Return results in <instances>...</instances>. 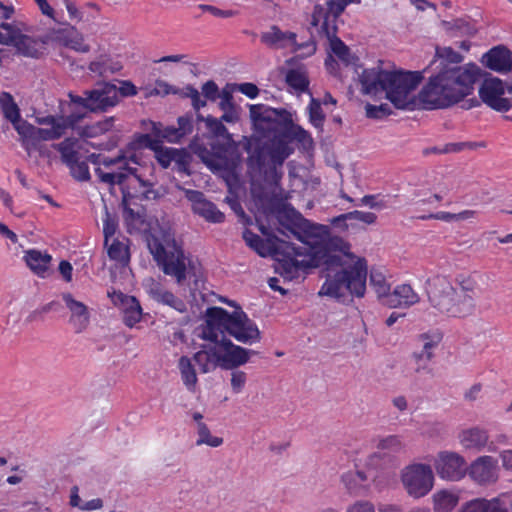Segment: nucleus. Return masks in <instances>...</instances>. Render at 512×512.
<instances>
[{
	"mask_svg": "<svg viewBox=\"0 0 512 512\" xmlns=\"http://www.w3.org/2000/svg\"><path fill=\"white\" fill-rule=\"evenodd\" d=\"M463 60L453 48L436 46L433 60L422 71L431 75L417 95L420 109H447L473 93L481 68L474 62L461 65Z\"/></svg>",
	"mask_w": 512,
	"mask_h": 512,
	"instance_id": "1",
	"label": "nucleus"
},
{
	"mask_svg": "<svg viewBox=\"0 0 512 512\" xmlns=\"http://www.w3.org/2000/svg\"><path fill=\"white\" fill-rule=\"evenodd\" d=\"M308 260H297L292 256L296 277L299 272L320 268V276L325 277L319 296H327L336 302L349 305L353 298H362L366 292L368 274L367 260L357 258L353 264L347 263L341 255H327V248L314 246L308 249Z\"/></svg>",
	"mask_w": 512,
	"mask_h": 512,
	"instance_id": "2",
	"label": "nucleus"
},
{
	"mask_svg": "<svg viewBox=\"0 0 512 512\" xmlns=\"http://www.w3.org/2000/svg\"><path fill=\"white\" fill-rule=\"evenodd\" d=\"M205 323L198 329L199 338L219 345L225 352L224 370H234L246 364L257 351L234 344L224 334L228 333L242 343L258 342L261 333L256 323L245 312H229L218 306L208 307L205 311Z\"/></svg>",
	"mask_w": 512,
	"mask_h": 512,
	"instance_id": "3",
	"label": "nucleus"
},
{
	"mask_svg": "<svg viewBox=\"0 0 512 512\" xmlns=\"http://www.w3.org/2000/svg\"><path fill=\"white\" fill-rule=\"evenodd\" d=\"M421 71H388L380 66L363 69L359 74V82L362 86L361 92L370 95L378 91L386 92V99L396 109L413 111L420 109V102L417 96L408 97L410 92L415 90L422 82Z\"/></svg>",
	"mask_w": 512,
	"mask_h": 512,
	"instance_id": "4",
	"label": "nucleus"
},
{
	"mask_svg": "<svg viewBox=\"0 0 512 512\" xmlns=\"http://www.w3.org/2000/svg\"><path fill=\"white\" fill-rule=\"evenodd\" d=\"M425 289L430 305L441 314L466 318L475 312L476 300L463 290H456L444 276L428 278Z\"/></svg>",
	"mask_w": 512,
	"mask_h": 512,
	"instance_id": "5",
	"label": "nucleus"
},
{
	"mask_svg": "<svg viewBox=\"0 0 512 512\" xmlns=\"http://www.w3.org/2000/svg\"><path fill=\"white\" fill-rule=\"evenodd\" d=\"M154 244L155 250L151 249V254L163 273L175 277L178 285H182L189 276L193 278L194 289L197 290L202 274L201 263L198 260L194 261L187 258L184 251H179L178 256L174 258V253H167V250L157 238L154 239Z\"/></svg>",
	"mask_w": 512,
	"mask_h": 512,
	"instance_id": "6",
	"label": "nucleus"
},
{
	"mask_svg": "<svg viewBox=\"0 0 512 512\" xmlns=\"http://www.w3.org/2000/svg\"><path fill=\"white\" fill-rule=\"evenodd\" d=\"M188 148L211 172H225L228 176L238 178L236 170L239 166V157L229 155L224 141H213L210 143V149H207L199 134H196L190 140Z\"/></svg>",
	"mask_w": 512,
	"mask_h": 512,
	"instance_id": "7",
	"label": "nucleus"
},
{
	"mask_svg": "<svg viewBox=\"0 0 512 512\" xmlns=\"http://www.w3.org/2000/svg\"><path fill=\"white\" fill-rule=\"evenodd\" d=\"M296 125L291 115L289 118L284 119L282 127L267 141H262V137L258 136H243V150L263 146L264 151L273 153L274 161L285 162L295 151L292 144L295 138L296 129L294 127Z\"/></svg>",
	"mask_w": 512,
	"mask_h": 512,
	"instance_id": "8",
	"label": "nucleus"
},
{
	"mask_svg": "<svg viewBox=\"0 0 512 512\" xmlns=\"http://www.w3.org/2000/svg\"><path fill=\"white\" fill-rule=\"evenodd\" d=\"M302 239L301 243L307 245L310 250L314 246H324L327 248V255H341L343 259L346 257L351 261L358 258L351 252V244L341 236L331 235L327 225L308 220Z\"/></svg>",
	"mask_w": 512,
	"mask_h": 512,
	"instance_id": "9",
	"label": "nucleus"
},
{
	"mask_svg": "<svg viewBox=\"0 0 512 512\" xmlns=\"http://www.w3.org/2000/svg\"><path fill=\"white\" fill-rule=\"evenodd\" d=\"M253 133L250 136L262 137L267 141L282 127L284 119L292 113L285 108H273L266 104H248Z\"/></svg>",
	"mask_w": 512,
	"mask_h": 512,
	"instance_id": "10",
	"label": "nucleus"
},
{
	"mask_svg": "<svg viewBox=\"0 0 512 512\" xmlns=\"http://www.w3.org/2000/svg\"><path fill=\"white\" fill-rule=\"evenodd\" d=\"M479 78H483L478 91L480 100L476 97L464 99L461 101V108L469 110L480 106L481 102H483L497 112H507L508 101L503 97L505 94V81L482 69Z\"/></svg>",
	"mask_w": 512,
	"mask_h": 512,
	"instance_id": "11",
	"label": "nucleus"
},
{
	"mask_svg": "<svg viewBox=\"0 0 512 512\" xmlns=\"http://www.w3.org/2000/svg\"><path fill=\"white\" fill-rule=\"evenodd\" d=\"M264 147L250 148L244 150L247 153V173L253 184L254 178H260L268 183L277 184L282 178V172L278 171L284 162H277L273 159V153L264 151Z\"/></svg>",
	"mask_w": 512,
	"mask_h": 512,
	"instance_id": "12",
	"label": "nucleus"
},
{
	"mask_svg": "<svg viewBox=\"0 0 512 512\" xmlns=\"http://www.w3.org/2000/svg\"><path fill=\"white\" fill-rule=\"evenodd\" d=\"M401 482L410 497L419 499L433 489L434 473L429 464L413 463L402 470Z\"/></svg>",
	"mask_w": 512,
	"mask_h": 512,
	"instance_id": "13",
	"label": "nucleus"
},
{
	"mask_svg": "<svg viewBox=\"0 0 512 512\" xmlns=\"http://www.w3.org/2000/svg\"><path fill=\"white\" fill-rule=\"evenodd\" d=\"M252 195L255 200L260 204L262 213L266 216L274 215L277 219L278 227L276 230L278 233L284 236H288L285 230H289L296 221L295 216H299L301 213L297 211L290 204H283L279 199L268 196L262 186H259V191L252 190Z\"/></svg>",
	"mask_w": 512,
	"mask_h": 512,
	"instance_id": "14",
	"label": "nucleus"
},
{
	"mask_svg": "<svg viewBox=\"0 0 512 512\" xmlns=\"http://www.w3.org/2000/svg\"><path fill=\"white\" fill-rule=\"evenodd\" d=\"M152 151L154 152V157L156 161L163 169L169 168L171 162L174 161L176 164V170L178 172L183 173L187 176L192 175L190 165L193 161V157L188 147H167L161 144V140H159Z\"/></svg>",
	"mask_w": 512,
	"mask_h": 512,
	"instance_id": "15",
	"label": "nucleus"
},
{
	"mask_svg": "<svg viewBox=\"0 0 512 512\" xmlns=\"http://www.w3.org/2000/svg\"><path fill=\"white\" fill-rule=\"evenodd\" d=\"M117 86L111 82L98 81L96 88L88 90L89 112L106 113L118 105Z\"/></svg>",
	"mask_w": 512,
	"mask_h": 512,
	"instance_id": "16",
	"label": "nucleus"
},
{
	"mask_svg": "<svg viewBox=\"0 0 512 512\" xmlns=\"http://www.w3.org/2000/svg\"><path fill=\"white\" fill-rule=\"evenodd\" d=\"M435 469L440 478L450 481L462 479L467 472L465 459L456 452L448 451L439 453Z\"/></svg>",
	"mask_w": 512,
	"mask_h": 512,
	"instance_id": "17",
	"label": "nucleus"
},
{
	"mask_svg": "<svg viewBox=\"0 0 512 512\" xmlns=\"http://www.w3.org/2000/svg\"><path fill=\"white\" fill-rule=\"evenodd\" d=\"M480 63L486 69L507 74L512 71V51L504 44L493 46L481 56Z\"/></svg>",
	"mask_w": 512,
	"mask_h": 512,
	"instance_id": "18",
	"label": "nucleus"
},
{
	"mask_svg": "<svg viewBox=\"0 0 512 512\" xmlns=\"http://www.w3.org/2000/svg\"><path fill=\"white\" fill-rule=\"evenodd\" d=\"M65 306L70 311L68 323L73 327L76 334L82 333L90 324V312L86 304L76 300L69 292L62 293Z\"/></svg>",
	"mask_w": 512,
	"mask_h": 512,
	"instance_id": "19",
	"label": "nucleus"
},
{
	"mask_svg": "<svg viewBox=\"0 0 512 512\" xmlns=\"http://www.w3.org/2000/svg\"><path fill=\"white\" fill-rule=\"evenodd\" d=\"M468 475L479 484L495 482L497 475V460L492 456H480L467 468Z\"/></svg>",
	"mask_w": 512,
	"mask_h": 512,
	"instance_id": "20",
	"label": "nucleus"
},
{
	"mask_svg": "<svg viewBox=\"0 0 512 512\" xmlns=\"http://www.w3.org/2000/svg\"><path fill=\"white\" fill-rule=\"evenodd\" d=\"M144 287L150 298L154 301L167 305L180 313L187 310L186 304L182 299L176 297L171 291L165 290L163 285L154 278L146 279Z\"/></svg>",
	"mask_w": 512,
	"mask_h": 512,
	"instance_id": "21",
	"label": "nucleus"
},
{
	"mask_svg": "<svg viewBox=\"0 0 512 512\" xmlns=\"http://www.w3.org/2000/svg\"><path fill=\"white\" fill-rule=\"evenodd\" d=\"M235 90V86H231L230 83H227L225 87L221 90V97L218 107L222 114V120H225L226 123H237L241 119L242 108L238 104L235 103L233 92Z\"/></svg>",
	"mask_w": 512,
	"mask_h": 512,
	"instance_id": "22",
	"label": "nucleus"
},
{
	"mask_svg": "<svg viewBox=\"0 0 512 512\" xmlns=\"http://www.w3.org/2000/svg\"><path fill=\"white\" fill-rule=\"evenodd\" d=\"M246 245L255 251L260 257H272L278 256L282 253V246L277 244H269L267 239L261 238L259 235L254 233L252 230L245 228L242 233Z\"/></svg>",
	"mask_w": 512,
	"mask_h": 512,
	"instance_id": "23",
	"label": "nucleus"
},
{
	"mask_svg": "<svg viewBox=\"0 0 512 512\" xmlns=\"http://www.w3.org/2000/svg\"><path fill=\"white\" fill-rule=\"evenodd\" d=\"M22 140L23 147L29 151L31 148H36L41 141L53 140L49 128H39L27 120L23 122L17 132Z\"/></svg>",
	"mask_w": 512,
	"mask_h": 512,
	"instance_id": "24",
	"label": "nucleus"
},
{
	"mask_svg": "<svg viewBox=\"0 0 512 512\" xmlns=\"http://www.w3.org/2000/svg\"><path fill=\"white\" fill-rule=\"evenodd\" d=\"M297 35L294 32H283L277 25H272L270 30L262 32L260 36L261 42L269 48L283 49L287 47V42L296 44Z\"/></svg>",
	"mask_w": 512,
	"mask_h": 512,
	"instance_id": "25",
	"label": "nucleus"
},
{
	"mask_svg": "<svg viewBox=\"0 0 512 512\" xmlns=\"http://www.w3.org/2000/svg\"><path fill=\"white\" fill-rule=\"evenodd\" d=\"M280 73L285 75L286 84L298 93L309 91V77L304 64H300L296 68L285 69L280 68Z\"/></svg>",
	"mask_w": 512,
	"mask_h": 512,
	"instance_id": "26",
	"label": "nucleus"
},
{
	"mask_svg": "<svg viewBox=\"0 0 512 512\" xmlns=\"http://www.w3.org/2000/svg\"><path fill=\"white\" fill-rule=\"evenodd\" d=\"M27 266L39 277L46 278L50 275V262L52 257L47 252L42 253L36 249L26 251L24 256Z\"/></svg>",
	"mask_w": 512,
	"mask_h": 512,
	"instance_id": "27",
	"label": "nucleus"
},
{
	"mask_svg": "<svg viewBox=\"0 0 512 512\" xmlns=\"http://www.w3.org/2000/svg\"><path fill=\"white\" fill-rule=\"evenodd\" d=\"M0 108L4 118L11 122L14 129L18 132V129H20L22 123L26 122V120L22 119L20 108L11 93L6 91L0 93Z\"/></svg>",
	"mask_w": 512,
	"mask_h": 512,
	"instance_id": "28",
	"label": "nucleus"
},
{
	"mask_svg": "<svg viewBox=\"0 0 512 512\" xmlns=\"http://www.w3.org/2000/svg\"><path fill=\"white\" fill-rule=\"evenodd\" d=\"M460 441L467 449L481 450L487 444L488 434L483 429L473 427L462 431L460 434Z\"/></svg>",
	"mask_w": 512,
	"mask_h": 512,
	"instance_id": "29",
	"label": "nucleus"
},
{
	"mask_svg": "<svg viewBox=\"0 0 512 512\" xmlns=\"http://www.w3.org/2000/svg\"><path fill=\"white\" fill-rule=\"evenodd\" d=\"M459 496L455 493L442 489L432 496L434 512H451L459 503Z\"/></svg>",
	"mask_w": 512,
	"mask_h": 512,
	"instance_id": "30",
	"label": "nucleus"
},
{
	"mask_svg": "<svg viewBox=\"0 0 512 512\" xmlns=\"http://www.w3.org/2000/svg\"><path fill=\"white\" fill-rule=\"evenodd\" d=\"M441 26L451 37L454 36H474L477 33L476 27L464 18H457L454 21H441Z\"/></svg>",
	"mask_w": 512,
	"mask_h": 512,
	"instance_id": "31",
	"label": "nucleus"
},
{
	"mask_svg": "<svg viewBox=\"0 0 512 512\" xmlns=\"http://www.w3.org/2000/svg\"><path fill=\"white\" fill-rule=\"evenodd\" d=\"M38 45V39L25 34L24 36H21V38L15 42L13 46L16 48V54L24 57L39 59L43 55V52L38 48Z\"/></svg>",
	"mask_w": 512,
	"mask_h": 512,
	"instance_id": "32",
	"label": "nucleus"
},
{
	"mask_svg": "<svg viewBox=\"0 0 512 512\" xmlns=\"http://www.w3.org/2000/svg\"><path fill=\"white\" fill-rule=\"evenodd\" d=\"M115 117L110 116L98 121L94 124L85 125L79 128V136L81 138H95L112 130L114 127Z\"/></svg>",
	"mask_w": 512,
	"mask_h": 512,
	"instance_id": "33",
	"label": "nucleus"
},
{
	"mask_svg": "<svg viewBox=\"0 0 512 512\" xmlns=\"http://www.w3.org/2000/svg\"><path fill=\"white\" fill-rule=\"evenodd\" d=\"M329 42L331 51L345 65H354L356 68L362 66L359 64V57L355 54H351L350 48L339 37H335V39H331Z\"/></svg>",
	"mask_w": 512,
	"mask_h": 512,
	"instance_id": "34",
	"label": "nucleus"
},
{
	"mask_svg": "<svg viewBox=\"0 0 512 512\" xmlns=\"http://www.w3.org/2000/svg\"><path fill=\"white\" fill-rule=\"evenodd\" d=\"M279 255L282 256L281 259L277 256L273 258L276 262L273 266L274 272L282 276L285 280L292 281L296 279L297 277L293 266L294 264L292 262V254L282 247V253Z\"/></svg>",
	"mask_w": 512,
	"mask_h": 512,
	"instance_id": "35",
	"label": "nucleus"
},
{
	"mask_svg": "<svg viewBox=\"0 0 512 512\" xmlns=\"http://www.w3.org/2000/svg\"><path fill=\"white\" fill-rule=\"evenodd\" d=\"M105 247L107 248L108 257L111 260L118 262L123 267L129 264L131 255L128 244L115 238L110 245L107 244Z\"/></svg>",
	"mask_w": 512,
	"mask_h": 512,
	"instance_id": "36",
	"label": "nucleus"
},
{
	"mask_svg": "<svg viewBox=\"0 0 512 512\" xmlns=\"http://www.w3.org/2000/svg\"><path fill=\"white\" fill-rule=\"evenodd\" d=\"M121 311L123 312V323L130 328L140 322L143 315L140 302L135 296L129 300L127 306H124Z\"/></svg>",
	"mask_w": 512,
	"mask_h": 512,
	"instance_id": "37",
	"label": "nucleus"
},
{
	"mask_svg": "<svg viewBox=\"0 0 512 512\" xmlns=\"http://www.w3.org/2000/svg\"><path fill=\"white\" fill-rule=\"evenodd\" d=\"M225 120H222V116L220 118H216L212 115H208L206 132L202 134V138L210 139V140H219L222 139L226 134H228L229 130L224 125Z\"/></svg>",
	"mask_w": 512,
	"mask_h": 512,
	"instance_id": "38",
	"label": "nucleus"
},
{
	"mask_svg": "<svg viewBox=\"0 0 512 512\" xmlns=\"http://www.w3.org/2000/svg\"><path fill=\"white\" fill-rule=\"evenodd\" d=\"M179 369L183 383L190 391H195L197 384V375L194 366L191 363V359L187 356H181L179 359Z\"/></svg>",
	"mask_w": 512,
	"mask_h": 512,
	"instance_id": "39",
	"label": "nucleus"
},
{
	"mask_svg": "<svg viewBox=\"0 0 512 512\" xmlns=\"http://www.w3.org/2000/svg\"><path fill=\"white\" fill-rule=\"evenodd\" d=\"M307 111L310 124L319 130V132H323L326 115L321 107V101L312 97L307 107Z\"/></svg>",
	"mask_w": 512,
	"mask_h": 512,
	"instance_id": "40",
	"label": "nucleus"
},
{
	"mask_svg": "<svg viewBox=\"0 0 512 512\" xmlns=\"http://www.w3.org/2000/svg\"><path fill=\"white\" fill-rule=\"evenodd\" d=\"M194 213L211 223H222L225 220L224 213L217 208L215 203L208 199Z\"/></svg>",
	"mask_w": 512,
	"mask_h": 512,
	"instance_id": "41",
	"label": "nucleus"
},
{
	"mask_svg": "<svg viewBox=\"0 0 512 512\" xmlns=\"http://www.w3.org/2000/svg\"><path fill=\"white\" fill-rule=\"evenodd\" d=\"M158 141L159 139H153L150 134L136 132L133 135L132 140L125 146V150L130 152L147 148L152 151Z\"/></svg>",
	"mask_w": 512,
	"mask_h": 512,
	"instance_id": "42",
	"label": "nucleus"
},
{
	"mask_svg": "<svg viewBox=\"0 0 512 512\" xmlns=\"http://www.w3.org/2000/svg\"><path fill=\"white\" fill-rule=\"evenodd\" d=\"M197 426L199 436L196 442L197 445L206 444L210 447H219L223 444V438L212 436L208 426L205 423L199 422Z\"/></svg>",
	"mask_w": 512,
	"mask_h": 512,
	"instance_id": "43",
	"label": "nucleus"
},
{
	"mask_svg": "<svg viewBox=\"0 0 512 512\" xmlns=\"http://www.w3.org/2000/svg\"><path fill=\"white\" fill-rule=\"evenodd\" d=\"M120 191L122 194L120 207L122 208L123 215H129L131 217L138 216L137 213H134V209L131 208V201L138 197V192H132L128 185H122V187H120ZM133 204L137 205L135 202H133Z\"/></svg>",
	"mask_w": 512,
	"mask_h": 512,
	"instance_id": "44",
	"label": "nucleus"
},
{
	"mask_svg": "<svg viewBox=\"0 0 512 512\" xmlns=\"http://www.w3.org/2000/svg\"><path fill=\"white\" fill-rule=\"evenodd\" d=\"M294 129H296L294 142L298 144L299 149L303 152L312 151L315 144L311 134L299 124Z\"/></svg>",
	"mask_w": 512,
	"mask_h": 512,
	"instance_id": "45",
	"label": "nucleus"
},
{
	"mask_svg": "<svg viewBox=\"0 0 512 512\" xmlns=\"http://www.w3.org/2000/svg\"><path fill=\"white\" fill-rule=\"evenodd\" d=\"M105 217L103 219V235H104V246H107L109 238L114 236L118 229V217L116 214L112 215L107 205H104Z\"/></svg>",
	"mask_w": 512,
	"mask_h": 512,
	"instance_id": "46",
	"label": "nucleus"
},
{
	"mask_svg": "<svg viewBox=\"0 0 512 512\" xmlns=\"http://www.w3.org/2000/svg\"><path fill=\"white\" fill-rule=\"evenodd\" d=\"M341 481L351 495H361L368 488V484H361L352 471L343 474Z\"/></svg>",
	"mask_w": 512,
	"mask_h": 512,
	"instance_id": "47",
	"label": "nucleus"
},
{
	"mask_svg": "<svg viewBox=\"0 0 512 512\" xmlns=\"http://www.w3.org/2000/svg\"><path fill=\"white\" fill-rule=\"evenodd\" d=\"M369 283L374 288L378 298L387 294L390 290V285L386 282L385 276L381 272L371 270Z\"/></svg>",
	"mask_w": 512,
	"mask_h": 512,
	"instance_id": "48",
	"label": "nucleus"
},
{
	"mask_svg": "<svg viewBox=\"0 0 512 512\" xmlns=\"http://www.w3.org/2000/svg\"><path fill=\"white\" fill-rule=\"evenodd\" d=\"M1 29L7 31L6 37L11 38L10 45L13 46L15 42H17L21 36H24L25 34L22 33V31H30L29 28L26 27L25 24L20 23V25L8 23V22H1L0 23Z\"/></svg>",
	"mask_w": 512,
	"mask_h": 512,
	"instance_id": "49",
	"label": "nucleus"
},
{
	"mask_svg": "<svg viewBox=\"0 0 512 512\" xmlns=\"http://www.w3.org/2000/svg\"><path fill=\"white\" fill-rule=\"evenodd\" d=\"M396 294L401 298L405 307H409L419 301L418 295L409 284H402L395 287Z\"/></svg>",
	"mask_w": 512,
	"mask_h": 512,
	"instance_id": "50",
	"label": "nucleus"
},
{
	"mask_svg": "<svg viewBox=\"0 0 512 512\" xmlns=\"http://www.w3.org/2000/svg\"><path fill=\"white\" fill-rule=\"evenodd\" d=\"M75 34L76 28L68 25L66 28L52 30V40L68 48Z\"/></svg>",
	"mask_w": 512,
	"mask_h": 512,
	"instance_id": "51",
	"label": "nucleus"
},
{
	"mask_svg": "<svg viewBox=\"0 0 512 512\" xmlns=\"http://www.w3.org/2000/svg\"><path fill=\"white\" fill-rule=\"evenodd\" d=\"M366 117L370 119H383L393 113L390 106L386 103L373 105L367 103L365 106Z\"/></svg>",
	"mask_w": 512,
	"mask_h": 512,
	"instance_id": "52",
	"label": "nucleus"
},
{
	"mask_svg": "<svg viewBox=\"0 0 512 512\" xmlns=\"http://www.w3.org/2000/svg\"><path fill=\"white\" fill-rule=\"evenodd\" d=\"M177 124V130L180 132V136L183 139L185 136L193 132V114L191 112H187L186 114L179 116L177 118Z\"/></svg>",
	"mask_w": 512,
	"mask_h": 512,
	"instance_id": "53",
	"label": "nucleus"
},
{
	"mask_svg": "<svg viewBox=\"0 0 512 512\" xmlns=\"http://www.w3.org/2000/svg\"><path fill=\"white\" fill-rule=\"evenodd\" d=\"M70 172L77 181L85 182L91 179L87 161H79L70 168Z\"/></svg>",
	"mask_w": 512,
	"mask_h": 512,
	"instance_id": "54",
	"label": "nucleus"
},
{
	"mask_svg": "<svg viewBox=\"0 0 512 512\" xmlns=\"http://www.w3.org/2000/svg\"><path fill=\"white\" fill-rule=\"evenodd\" d=\"M180 89L168 84L164 80H156L154 89L149 93V95H159V96H167L169 94H179Z\"/></svg>",
	"mask_w": 512,
	"mask_h": 512,
	"instance_id": "55",
	"label": "nucleus"
},
{
	"mask_svg": "<svg viewBox=\"0 0 512 512\" xmlns=\"http://www.w3.org/2000/svg\"><path fill=\"white\" fill-rule=\"evenodd\" d=\"M202 94L206 100L214 102L221 97V91L214 80L206 81L202 87Z\"/></svg>",
	"mask_w": 512,
	"mask_h": 512,
	"instance_id": "56",
	"label": "nucleus"
},
{
	"mask_svg": "<svg viewBox=\"0 0 512 512\" xmlns=\"http://www.w3.org/2000/svg\"><path fill=\"white\" fill-rule=\"evenodd\" d=\"M219 348H221L219 345L214 344L213 347L209 348L208 354L204 358L209 359L213 368L220 367L224 369L225 352L221 353Z\"/></svg>",
	"mask_w": 512,
	"mask_h": 512,
	"instance_id": "57",
	"label": "nucleus"
},
{
	"mask_svg": "<svg viewBox=\"0 0 512 512\" xmlns=\"http://www.w3.org/2000/svg\"><path fill=\"white\" fill-rule=\"evenodd\" d=\"M223 141L225 143V146L227 147V151L231 157L238 156L239 157V163L241 162V154L239 152V146L241 145L243 147V137L240 141H236L233 137V134L228 132L223 138Z\"/></svg>",
	"mask_w": 512,
	"mask_h": 512,
	"instance_id": "58",
	"label": "nucleus"
},
{
	"mask_svg": "<svg viewBox=\"0 0 512 512\" xmlns=\"http://www.w3.org/2000/svg\"><path fill=\"white\" fill-rule=\"evenodd\" d=\"M487 505L485 498H475L464 503L458 512H484Z\"/></svg>",
	"mask_w": 512,
	"mask_h": 512,
	"instance_id": "59",
	"label": "nucleus"
},
{
	"mask_svg": "<svg viewBox=\"0 0 512 512\" xmlns=\"http://www.w3.org/2000/svg\"><path fill=\"white\" fill-rule=\"evenodd\" d=\"M477 146H484L483 143L476 142H456V143H447L443 146L441 152L443 154L446 153H456L464 150L465 148L474 149Z\"/></svg>",
	"mask_w": 512,
	"mask_h": 512,
	"instance_id": "60",
	"label": "nucleus"
},
{
	"mask_svg": "<svg viewBox=\"0 0 512 512\" xmlns=\"http://www.w3.org/2000/svg\"><path fill=\"white\" fill-rule=\"evenodd\" d=\"M347 213H348L350 222H353L354 220H356V221H361L365 224L371 225V224H374L377 220V215L372 212H363V211H359V210H354V211H350Z\"/></svg>",
	"mask_w": 512,
	"mask_h": 512,
	"instance_id": "61",
	"label": "nucleus"
},
{
	"mask_svg": "<svg viewBox=\"0 0 512 512\" xmlns=\"http://www.w3.org/2000/svg\"><path fill=\"white\" fill-rule=\"evenodd\" d=\"M505 498V496H498L490 500L486 499L488 505L484 512H509Z\"/></svg>",
	"mask_w": 512,
	"mask_h": 512,
	"instance_id": "62",
	"label": "nucleus"
},
{
	"mask_svg": "<svg viewBox=\"0 0 512 512\" xmlns=\"http://www.w3.org/2000/svg\"><path fill=\"white\" fill-rule=\"evenodd\" d=\"M256 224L261 234L267 239L269 244H277L284 242L283 239L278 237L269 226L265 225L259 218H256Z\"/></svg>",
	"mask_w": 512,
	"mask_h": 512,
	"instance_id": "63",
	"label": "nucleus"
},
{
	"mask_svg": "<svg viewBox=\"0 0 512 512\" xmlns=\"http://www.w3.org/2000/svg\"><path fill=\"white\" fill-rule=\"evenodd\" d=\"M296 221L293 226L288 230L298 241H303V232L307 225L308 219H306L302 214L299 216H295Z\"/></svg>",
	"mask_w": 512,
	"mask_h": 512,
	"instance_id": "64",
	"label": "nucleus"
}]
</instances>
